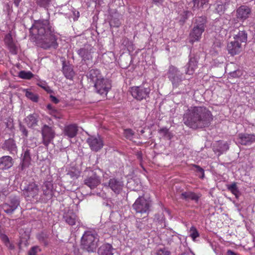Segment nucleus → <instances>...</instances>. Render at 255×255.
<instances>
[{"label": "nucleus", "instance_id": "obj_58", "mask_svg": "<svg viewBox=\"0 0 255 255\" xmlns=\"http://www.w3.org/2000/svg\"><path fill=\"white\" fill-rule=\"evenodd\" d=\"M20 1L21 0H13V3L16 7H18Z\"/></svg>", "mask_w": 255, "mask_h": 255}, {"label": "nucleus", "instance_id": "obj_38", "mask_svg": "<svg viewBox=\"0 0 255 255\" xmlns=\"http://www.w3.org/2000/svg\"><path fill=\"white\" fill-rule=\"evenodd\" d=\"M189 232L190 236L194 241H195L196 238L199 236V234L196 228L194 226H192L190 228Z\"/></svg>", "mask_w": 255, "mask_h": 255}, {"label": "nucleus", "instance_id": "obj_15", "mask_svg": "<svg viewBox=\"0 0 255 255\" xmlns=\"http://www.w3.org/2000/svg\"><path fill=\"white\" fill-rule=\"evenodd\" d=\"M237 142L243 145H249L255 142V134L241 133L238 134Z\"/></svg>", "mask_w": 255, "mask_h": 255}, {"label": "nucleus", "instance_id": "obj_13", "mask_svg": "<svg viewBox=\"0 0 255 255\" xmlns=\"http://www.w3.org/2000/svg\"><path fill=\"white\" fill-rule=\"evenodd\" d=\"M92 151H98L103 146V141L102 138L98 135H90L86 140Z\"/></svg>", "mask_w": 255, "mask_h": 255}, {"label": "nucleus", "instance_id": "obj_40", "mask_svg": "<svg viewBox=\"0 0 255 255\" xmlns=\"http://www.w3.org/2000/svg\"><path fill=\"white\" fill-rule=\"evenodd\" d=\"M193 166L194 167L195 171L200 174V175H199V177L203 179L204 177V170L197 165L194 164Z\"/></svg>", "mask_w": 255, "mask_h": 255}, {"label": "nucleus", "instance_id": "obj_39", "mask_svg": "<svg viewBox=\"0 0 255 255\" xmlns=\"http://www.w3.org/2000/svg\"><path fill=\"white\" fill-rule=\"evenodd\" d=\"M134 134V132L131 129L127 128L124 129V135L126 138L131 140L132 139Z\"/></svg>", "mask_w": 255, "mask_h": 255}, {"label": "nucleus", "instance_id": "obj_56", "mask_svg": "<svg viewBox=\"0 0 255 255\" xmlns=\"http://www.w3.org/2000/svg\"><path fill=\"white\" fill-rule=\"evenodd\" d=\"M159 132H162L164 134H166L168 133V129L166 128H161L159 130Z\"/></svg>", "mask_w": 255, "mask_h": 255}, {"label": "nucleus", "instance_id": "obj_26", "mask_svg": "<svg viewBox=\"0 0 255 255\" xmlns=\"http://www.w3.org/2000/svg\"><path fill=\"white\" fill-rule=\"evenodd\" d=\"M114 248L110 244H104L98 250L99 255H113Z\"/></svg>", "mask_w": 255, "mask_h": 255}, {"label": "nucleus", "instance_id": "obj_43", "mask_svg": "<svg viewBox=\"0 0 255 255\" xmlns=\"http://www.w3.org/2000/svg\"><path fill=\"white\" fill-rule=\"evenodd\" d=\"M225 10V6L223 4H217L215 10L218 13L221 14L224 12Z\"/></svg>", "mask_w": 255, "mask_h": 255}, {"label": "nucleus", "instance_id": "obj_33", "mask_svg": "<svg viewBox=\"0 0 255 255\" xmlns=\"http://www.w3.org/2000/svg\"><path fill=\"white\" fill-rule=\"evenodd\" d=\"M209 0H192L193 6L192 9L193 11L203 8L204 4L207 3Z\"/></svg>", "mask_w": 255, "mask_h": 255}, {"label": "nucleus", "instance_id": "obj_61", "mask_svg": "<svg viewBox=\"0 0 255 255\" xmlns=\"http://www.w3.org/2000/svg\"><path fill=\"white\" fill-rule=\"evenodd\" d=\"M73 174V172H72V173H70V175H71V176H72V174Z\"/></svg>", "mask_w": 255, "mask_h": 255}, {"label": "nucleus", "instance_id": "obj_35", "mask_svg": "<svg viewBox=\"0 0 255 255\" xmlns=\"http://www.w3.org/2000/svg\"><path fill=\"white\" fill-rule=\"evenodd\" d=\"M48 238V235L44 232H41L37 236V238L38 241L45 246L48 244V241L47 240Z\"/></svg>", "mask_w": 255, "mask_h": 255}, {"label": "nucleus", "instance_id": "obj_28", "mask_svg": "<svg viewBox=\"0 0 255 255\" xmlns=\"http://www.w3.org/2000/svg\"><path fill=\"white\" fill-rule=\"evenodd\" d=\"M121 15L115 12L111 15V18L110 19V25L111 27H119L121 24L120 19Z\"/></svg>", "mask_w": 255, "mask_h": 255}, {"label": "nucleus", "instance_id": "obj_37", "mask_svg": "<svg viewBox=\"0 0 255 255\" xmlns=\"http://www.w3.org/2000/svg\"><path fill=\"white\" fill-rule=\"evenodd\" d=\"M25 96L34 102H38V96L32 92L26 90L25 92Z\"/></svg>", "mask_w": 255, "mask_h": 255}, {"label": "nucleus", "instance_id": "obj_42", "mask_svg": "<svg viewBox=\"0 0 255 255\" xmlns=\"http://www.w3.org/2000/svg\"><path fill=\"white\" fill-rule=\"evenodd\" d=\"M228 20L224 19L223 17H220L215 21L216 26L218 25L221 28H224V24L227 22Z\"/></svg>", "mask_w": 255, "mask_h": 255}, {"label": "nucleus", "instance_id": "obj_23", "mask_svg": "<svg viewBox=\"0 0 255 255\" xmlns=\"http://www.w3.org/2000/svg\"><path fill=\"white\" fill-rule=\"evenodd\" d=\"M62 71L65 77L68 79L72 80L74 76L72 66L65 60L62 61Z\"/></svg>", "mask_w": 255, "mask_h": 255}, {"label": "nucleus", "instance_id": "obj_5", "mask_svg": "<svg viewBox=\"0 0 255 255\" xmlns=\"http://www.w3.org/2000/svg\"><path fill=\"white\" fill-rule=\"evenodd\" d=\"M167 74L174 88H178L182 85L183 80V74L177 67L172 65L170 66Z\"/></svg>", "mask_w": 255, "mask_h": 255}, {"label": "nucleus", "instance_id": "obj_22", "mask_svg": "<svg viewBox=\"0 0 255 255\" xmlns=\"http://www.w3.org/2000/svg\"><path fill=\"white\" fill-rule=\"evenodd\" d=\"M12 158L8 155L3 156L0 158V169L2 170H7L13 165Z\"/></svg>", "mask_w": 255, "mask_h": 255}, {"label": "nucleus", "instance_id": "obj_21", "mask_svg": "<svg viewBox=\"0 0 255 255\" xmlns=\"http://www.w3.org/2000/svg\"><path fill=\"white\" fill-rule=\"evenodd\" d=\"M205 31L203 28L193 26V28L190 33V42L193 43L198 41L201 38L203 32Z\"/></svg>", "mask_w": 255, "mask_h": 255}, {"label": "nucleus", "instance_id": "obj_36", "mask_svg": "<svg viewBox=\"0 0 255 255\" xmlns=\"http://www.w3.org/2000/svg\"><path fill=\"white\" fill-rule=\"evenodd\" d=\"M18 76L24 79H30L33 77V74L30 71H21L19 72Z\"/></svg>", "mask_w": 255, "mask_h": 255}, {"label": "nucleus", "instance_id": "obj_24", "mask_svg": "<svg viewBox=\"0 0 255 255\" xmlns=\"http://www.w3.org/2000/svg\"><path fill=\"white\" fill-rule=\"evenodd\" d=\"M241 45L238 41H231L228 44V53L232 56L239 54L241 51Z\"/></svg>", "mask_w": 255, "mask_h": 255}, {"label": "nucleus", "instance_id": "obj_1", "mask_svg": "<svg viewBox=\"0 0 255 255\" xmlns=\"http://www.w3.org/2000/svg\"><path fill=\"white\" fill-rule=\"evenodd\" d=\"M30 33L37 36V39L40 46L47 49L57 48L58 43L52 24L48 19L34 20L29 28Z\"/></svg>", "mask_w": 255, "mask_h": 255}, {"label": "nucleus", "instance_id": "obj_20", "mask_svg": "<svg viewBox=\"0 0 255 255\" xmlns=\"http://www.w3.org/2000/svg\"><path fill=\"white\" fill-rule=\"evenodd\" d=\"M251 13V9L246 5H242L237 9V17L242 21L247 19Z\"/></svg>", "mask_w": 255, "mask_h": 255}, {"label": "nucleus", "instance_id": "obj_63", "mask_svg": "<svg viewBox=\"0 0 255 255\" xmlns=\"http://www.w3.org/2000/svg\"><path fill=\"white\" fill-rule=\"evenodd\" d=\"M69 255L66 254V255Z\"/></svg>", "mask_w": 255, "mask_h": 255}, {"label": "nucleus", "instance_id": "obj_16", "mask_svg": "<svg viewBox=\"0 0 255 255\" xmlns=\"http://www.w3.org/2000/svg\"><path fill=\"white\" fill-rule=\"evenodd\" d=\"M22 191L24 197L29 199L30 198H34L38 195L39 188L37 184L32 182L24 187Z\"/></svg>", "mask_w": 255, "mask_h": 255}, {"label": "nucleus", "instance_id": "obj_34", "mask_svg": "<svg viewBox=\"0 0 255 255\" xmlns=\"http://www.w3.org/2000/svg\"><path fill=\"white\" fill-rule=\"evenodd\" d=\"M247 33L245 30L239 31L238 34L234 36L235 41L246 42L247 41Z\"/></svg>", "mask_w": 255, "mask_h": 255}, {"label": "nucleus", "instance_id": "obj_32", "mask_svg": "<svg viewBox=\"0 0 255 255\" xmlns=\"http://www.w3.org/2000/svg\"><path fill=\"white\" fill-rule=\"evenodd\" d=\"M227 189L234 194L236 198H238L241 195L236 182H233L227 185Z\"/></svg>", "mask_w": 255, "mask_h": 255}, {"label": "nucleus", "instance_id": "obj_41", "mask_svg": "<svg viewBox=\"0 0 255 255\" xmlns=\"http://www.w3.org/2000/svg\"><path fill=\"white\" fill-rule=\"evenodd\" d=\"M155 255H171V252L167 248H163L158 250Z\"/></svg>", "mask_w": 255, "mask_h": 255}, {"label": "nucleus", "instance_id": "obj_51", "mask_svg": "<svg viewBox=\"0 0 255 255\" xmlns=\"http://www.w3.org/2000/svg\"><path fill=\"white\" fill-rule=\"evenodd\" d=\"M222 43L219 40H216L214 43V48H220L221 47Z\"/></svg>", "mask_w": 255, "mask_h": 255}, {"label": "nucleus", "instance_id": "obj_8", "mask_svg": "<svg viewBox=\"0 0 255 255\" xmlns=\"http://www.w3.org/2000/svg\"><path fill=\"white\" fill-rule=\"evenodd\" d=\"M20 205V200L16 196L10 197L9 200L2 204L0 207L6 214H12Z\"/></svg>", "mask_w": 255, "mask_h": 255}, {"label": "nucleus", "instance_id": "obj_62", "mask_svg": "<svg viewBox=\"0 0 255 255\" xmlns=\"http://www.w3.org/2000/svg\"><path fill=\"white\" fill-rule=\"evenodd\" d=\"M184 92H185V91H184V89H183V91H182V92H183V93H184Z\"/></svg>", "mask_w": 255, "mask_h": 255}, {"label": "nucleus", "instance_id": "obj_46", "mask_svg": "<svg viewBox=\"0 0 255 255\" xmlns=\"http://www.w3.org/2000/svg\"><path fill=\"white\" fill-rule=\"evenodd\" d=\"M19 129L25 137H27L28 136V131L24 126L20 124Z\"/></svg>", "mask_w": 255, "mask_h": 255}, {"label": "nucleus", "instance_id": "obj_12", "mask_svg": "<svg viewBox=\"0 0 255 255\" xmlns=\"http://www.w3.org/2000/svg\"><path fill=\"white\" fill-rule=\"evenodd\" d=\"M93 47L89 44H85L83 47L77 51L78 55L84 62L92 59V53H93Z\"/></svg>", "mask_w": 255, "mask_h": 255}, {"label": "nucleus", "instance_id": "obj_47", "mask_svg": "<svg viewBox=\"0 0 255 255\" xmlns=\"http://www.w3.org/2000/svg\"><path fill=\"white\" fill-rule=\"evenodd\" d=\"M230 75L233 78L239 77L242 75V72L239 70H237L232 72H230Z\"/></svg>", "mask_w": 255, "mask_h": 255}, {"label": "nucleus", "instance_id": "obj_54", "mask_svg": "<svg viewBox=\"0 0 255 255\" xmlns=\"http://www.w3.org/2000/svg\"><path fill=\"white\" fill-rule=\"evenodd\" d=\"M50 98L51 101L55 104H58L59 102V100L56 97H55L54 96L50 95Z\"/></svg>", "mask_w": 255, "mask_h": 255}, {"label": "nucleus", "instance_id": "obj_52", "mask_svg": "<svg viewBox=\"0 0 255 255\" xmlns=\"http://www.w3.org/2000/svg\"><path fill=\"white\" fill-rule=\"evenodd\" d=\"M6 247L10 250H13L14 249V246L9 241L5 244Z\"/></svg>", "mask_w": 255, "mask_h": 255}, {"label": "nucleus", "instance_id": "obj_14", "mask_svg": "<svg viewBox=\"0 0 255 255\" xmlns=\"http://www.w3.org/2000/svg\"><path fill=\"white\" fill-rule=\"evenodd\" d=\"M23 153L21 155V162L18 167L19 172L28 168L31 161L30 150L27 147L26 149H23Z\"/></svg>", "mask_w": 255, "mask_h": 255}, {"label": "nucleus", "instance_id": "obj_30", "mask_svg": "<svg viewBox=\"0 0 255 255\" xmlns=\"http://www.w3.org/2000/svg\"><path fill=\"white\" fill-rule=\"evenodd\" d=\"M207 23V17L205 16H201L196 17L194 18V25L203 28L205 30L206 26V23Z\"/></svg>", "mask_w": 255, "mask_h": 255}, {"label": "nucleus", "instance_id": "obj_59", "mask_svg": "<svg viewBox=\"0 0 255 255\" xmlns=\"http://www.w3.org/2000/svg\"><path fill=\"white\" fill-rule=\"evenodd\" d=\"M227 255H237V254L231 250H228L227 253Z\"/></svg>", "mask_w": 255, "mask_h": 255}, {"label": "nucleus", "instance_id": "obj_29", "mask_svg": "<svg viewBox=\"0 0 255 255\" xmlns=\"http://www.w3.org/2000/svg\"><path fill=\"white\" fill-rule=\"evenodd\" d=\"M25 120L29 128H34L37 125L38 116L36 114H31L27 116Z\"/></svg>", "mask_w": 255, "mask_h": 255}, {"label": "nucleus", "instance_id": "obj_45", "mask_svg": "<svg viewBox=\"0 0 255 255\" xmlns=\"http://www.w3.org/2000/svg\"><path fill=\"white\" fill-rule=\"evenodd\" d=\"M5 42L8 44V45L11 47L13 46L12 40L10 34L7 35L5 38Z\"/></svg>", "mask_w": 255, "mask_h": 255}, {"label": "nucleus", "instance_id": "obj_4", "mask_svg": "<svg viewBox=\"0 0 255 255\" xmlns=\"http://www.w3.org/2000/svg\"><path fill=\"white\" fill-rule=\"evenodd\" d=\"M99 241V236L95 232L86 231L81 238V247L89 253L94 252L98 247Z\"/></svg>", "mask_w": 255, "mask_h": 255}, {"label": "nucleus", "instance_id": "obj_49", "mask_svg": "<svg viewBox=\"0 0 255 255\" xmlns=\"http://www.w3.org/2000/svg\"><path fill=\"white\" fill-rule=\"evenodd\" d=\"M47 108L50 111V113L51 115H54L57 112V110L53 108V106L50 104H48L47 106Z\"/></svg>", "mask_w": 255, "mask_h": 255}, {"label": "nucleus", "instance_id": "obj_57", "mask_svg": "<svg viewBox=\"0 0 255 255\" xmlns=\"http://www.w3.org/2000/svg\"><path fill=\"white\" fill-rule=\"evenodd\" d=\"M73 14L75 15V18H74V20L77 19V18L79 17V12L76 10L73 11Z\"/></svg>", "mask_w": 255, "mask_h": 255}, {"label": "nucleus", "instance_id": "obj_6", "mask_svg": "<svg viewBox=\"0 0 255 255\" xmlns=\"http://www.w3.org/2000/svg\"><path fill=\"white\" fill-rule=\"evenodd\" d=\"M151 205L150 200L146 199L142 196H139L132 205V207L136 214H147Z\"/></svg>", "mask_w": 255, "mask_h": 255}, {"label": "nucleus", "instance_id": "obj_10", "mask_svg": "<svg viewBox=\"0 0 255 255\" xmlns=\"http://www.w3.org/2000/svg\"><path fill=\"white\" fill-rule=\"evenodd\" d=\"M200 58V52H197L191 53L189 55V60L186 66L185 74L192 75L197 68L198 60Z\"/></svg>", "mask_w": 255, "mask_h": 255}, {"label": "nucleus", "instance_id": "obj_7", "mask_svg": "<svg viewBox=\"0 0 255 255\" xmlns=\"http://www.w3.org/2000/svg\"><path fill=\"white\" fill-rule=\"evenodd\" d=\"M150 91L149 87L145 84H142L139 86L132 87L130 89L132 96L138 101L148 98Z\"/></svg>", "mask_w": 255, "mask_h": 255}, {"label": "nucleus", "instance_id": "obj_18", "mask_svg": "<svg viewBox=\"0 0 255 255\" xmlns=\"http://www.w3.org/2000/svg\"><path fill=\"white\" fill-rule=\"evenodd\" d=\"M124 186V182L121 179L113 178L108 182V187L116 194L121 192Z\"/></svg>", "mask_w": 255, "mask_h": 255}, {"label": "nucleus", "instance_id": "obj_55", "mask_svg": "<svg viewBox=\"0 0 255 255\" xmlns=\"http://www.w3.org/2000/svg\"><path fill=\"white\" fill-rule=\"evenodd\" d=\"M153 2L156 5H161L163 2V0H152Z\"/></svg>", "mask_w": 255, "mask_h": 255}, {"label": "nucleus", "instance_id": "obj_27", "mask_svg": "<svg viewBox=\"0 0 255 255\" xmlns=\"http://www.w3.org/2000/svg\"><path fill=\"white\" fill-rule=\"evenodd\" d=\"M64 221L70 226L76 225L78 222L77 216L73 212H68L63 216Z\"/></svg>", "mask_w": 255, "mask_h": 255}, {"label": "nucleus", "instance_id": "obj_9", "mask_svg": "<svg viewBox=\"0 0 255 255\" xmlns=\"http://www.w3.org/2000/svg\"><path fill=\"white\" fill-rule=\"evenodd\" d=\"M42 143L46 147L51 143L55 136V132L52 127L44 125L41 128Z\"/></svg>", "mask_w": 255, "mask_h": 255}, {"label": "nucleus", "instance_id": "obj_50", "mask_svg": "<svg viewBox=\"0 0 255 255\" xmlns=\"http://www.w3.org/2000/svg\"><path fill=\"white\" fill-rule=\"evenodd\" d=\"M220 148L222 150V151H227V150L229 149V144L226 142V143H224L221 147H220Z\"/></svg>", "mask_w": 255, "mask_h": 255}, {"label": "nucleus", "instance_id": "obj_19", "mask_svg": "<svg viewBox=\"0 0 255 255\" xmlns=\"http://www.w3.org/2000/svg\"><path fill=\"white\" fill-rule=\"evenodd\" d=\"M42 190L43 194L47 197V199H51L53 195V184L51 178H47L42 186Z\"/></svg>", "mask_w": 255, "mask_h": 255}, {"label": "nucleus", "instance_id": "obj_11", "mask_svg": "<svg viewBox=\"0 0 255 255\" xmlns=\"http://www.w3.org/2000/svg\"><path fill=\"white\" fill-rule=\"evenodd\" d=\"M101 177L96 172L91 171L85 178L84 183L91 189H93L101 184Z\"/></svg>", "mask_w": 255, "mask_h": 255}, {"label": "nucleus", "instance_id": "obj_3", "mask_svg": "<svg viewBox=\"0 0 255 255\" xmlns=\"http://www.w3.org/2000/svg\"><path fill=\"white\" fill-rule=\"evenodd\" d=\"M88 77L94 83V90L97 93L101 95H107L111 88V85L108 80L102 76L99 70H91Z\"/></svg>", "mask_w": 255, "mask_h": 255}, {"label": "nucleus", "instance_id": "obj_17", "mask_svg": "<svg viewBox=\"0 0 255 255\" xmlns=\"http://www.w3.org/2000/svg\"><path fill=\"white\" fill-rule=\"evenodd\" d=\"M1 148L8 151L9 154L12 155H16L18 151L16 142L12 138L5 140L1 145Z\"/></svg>", "mask_w": 255, "mask_h": 255}, {"label": "nucleus", "instance_id": "obj_25", "mask_svg": "<svg viewBox=\"0 0 255 255\" xmlns=\"http://www.w3.org/2000/svg\"><path fill=\"white\" fill-rule=\"evenodd\" d=\"M78 130V127L76 125H69L65 127L63 133L68 137L73 138L77 135Z\"/></svg>", "mask_w": 255, "mask_h": 255}, {"label": "nucleus", "instance_id": "obj_60", "mask_svg": "<svg viewBox=\"0 0 255 255\" xmlns=\"http://www.w3.org/2000/svg\"><path fill=\"white\" fill-rule=\"evenodd\" d=\"M171 241H172V242H173V241H179V239H178V238L177 236L172 237V238L171 240H170V242H171Z\"/></svg>", "mask_w": 255, "mask_h": 255}, {"label": "nucleus", "instance_id": "obj_2", "mask_svg": "<svg viewBox=\"0 0 255 255\" xmlns=\"http://www.w3.org/2000/svg\"><path fill=\"white\" fill-rule=\"evenodd\" d=\"M213 120L211 112L206 107L201 106L191 107L183 117V123L194 130L208 127Z\"/></svg>", "mask_w": 255, "mask_h": 255}, {"label": "nucleus", "instance_id": "obj_53", "mask_svg": "<svg viewBox=\"0 0 255 255\" xmlns=\"http://www.w3.org/2000/svg\"><path fill=\"white\" fill-rule=\"evenodd\" d=\"M1 238L4 244L9 241L8 238L5 235H2L1 236Z\"/></svg>", "mask_w": 255, "mask_h": 255}, {"label": "nucleus", "instance_id": "obj_31", "mask_svg": "<svg viewBox=\"0 0 255 255\" xmlns=\"http://www.w3.org/2000/svg\"><path fill=\"white\" fill-rule=\"evenodd\" d=\"M181 198L185 200H193L197 201L199 199V197L194 192H184L181 194Z\"/></svg>", "mask_w": 255, "mask_h": 255}, {"label": "nucleus", "instance_id": "obj_48", "mask_svg": "<svg viewBox=\"0 0 255 255\" xmlns=\"http://www.w3.org/2000/svg\"><path fill=\"white\" fill-rule=\"evenodd\" d=\"M135 226L136 228L138 229L139 230H141L142 229L144 228V224L139 219L138 220H136Z\"/></svg>", "mask_w": 255, "mask_h": 255}, {"label": "nucleus", "instance_id": "obj_44", "mask_svg": "<svg viewBox=\"0 0 255 255\" xmlns=\"http://www.w3.org/2000/svg\"><path fill=\"white\" fill-rule=\"evenodd\" d=\"M38 251H40V249H39L38 247H37V246L33 247L32 248H31V249L29 251L28 255H36Z\"/></svg>", "mask_w": 255, "mask_h": 255}]
</instances>
